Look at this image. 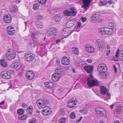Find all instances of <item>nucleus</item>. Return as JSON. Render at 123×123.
I'll list each match as a JSON object with an SVG mask.
<instances>
[{
    "mask_svg": "<svg viewBox=\"0 0 123 123\" xmlns=\"http://www.w3.org/2000/svg\"><path fill=\"white\" fill-rule=\"evenodd\" d=\"M84 69L87 73L90 74L89 77L87 79V85L88 86L92 87L95 86H99V83L98 80L93 79L92 74L93 72V66L92 65H86L84 67Z\"/></svg>",
    "mask_w": 123,
    "mask_h": 123,
    "instance_id": "nucleus-1",
    "label": "nucleus"
},
{
    "mask_svg": "<svg viewBox=\"0 0 123 123\" xmlns=\"http://www.w3.org/2000/svg\"><path fill=\"white\" fill-rule=\"evenodd\" d=\"M57 30L56 28L54 27L49 28L47 31V35L49 37L55 36L57 33Z\"/></svg>",
    "mask_w": 123,
    "mask_h": 123,
    "instance_id": "nucleus-2",
    "label": "nucleus"
},
{
    "mask_svg": "<svg viewBox=\"0 0 123 123\" xmlns=\"http://www.w3.org/2000/svg\"><path fill=\"white\" fill-rule=\"evenodd\" d=\"M104 109L100 108H96L95 109V111L96 112V114L100 115L101 116H103L105 117L107 116V115L106 112L103 111Z\"/></svg>",
    "mask_w": 123,
    "mask_h": 123,
    "instance_id": "nucleus-3",
    "label": "nucleus"
},
{
    "mask_svg": "<svg viewBox=\"0 0 123 123\" xmlns=\"http://www.w3.org/2000/svg\"><path fill=\"white\" fill-rule=\"evenodd\" d=\"M1 78L4 79L8 80L11 77V74L9 72L3 71L0 74Z\"/></svg>",
    "mask_w": 123,
    "mask_h": 123,
    "instance_id": "nucleus-4",
    "label": "nucleus"
},
{
    "mask_svg": "<svg viewBox=\"0 0 123 123\" xmlns=\"http://www.w3.org/2000/svg\"><path fill=\"white\" fill-rule=\"evenodd\" d=\"M99 88L100 89V92L101 94L103 95H105L106 94L107 96H110V94L108 93V89L105 86H101Z\"/></svg>",
    "mask_w": 123,
    "mask_h": 123,
    "instance_id": "nucleus-5",
    "label": "nucleus"
},
{
    "mask_svg": "<svg viewBox=\"0 0 123 123\" xmlns=\"http://www.w3.org/2000/svg\"><path fill=\"white\" fill-rule=\"evenodd\" d=\"M107 70V68L104 64H100L98 66V70L99 73H105Z\"/></svg>",
    "mask_w": 123,
    "mask_h": 123,
    "instance_id": "nucleus-6",
    "label": "nucleus"
},
{
    "mask_svg": "<svg viewBox=\"0 0 123 123\" xmlns=\"http://www.w3.org/2000/svg\"><path fill=\"white\" fill-rule=\"evenodd\" d=\"M25 59L27 62L32 61L35 58V55L32 54H25Z\"/></svg>",
    "mask_w": 123,
    "mask_h": 123,
    "instance_id": "nucleus-7",
    "label": "nucleus"
},
{
    "mask_svg": "<svg viewBox=\"0 0 123 123\" xmlns=\"http://www.w3.org/2000/svg\"><path fill=\"white\" fill-rule=\"evenodd\" d=\"M61 77L60 73L54 74L52 76V79L54 82L57 81Z\"/></svg>",
    "mask_w": 123,
    "mask_h": 123,
    "instance_id": "nucleus-8",
    "label": "nucleus"
},
{
    "mask_svg": "<svg viewBox=\"0 0 123 123\" xmlns=\"http://www.w3.org/2000/svg\"><path fill=\"white\" fill-rule=\"evenodd\" d=\"M3 19L6 23H8L11 22L12 20V18L10 15L6 14L4 15Z\"/></svg>",
    "mask_w": 123,
    "mask_h": 123,
    "instance_id": "nucleus-9",
    "label": "nucleus"
},
{
    "mask_svg": "<svg viewBox=\"0 0 123 123\" xmlns=\"http://www.w3.org/2000/svg\"><path fill=\"white\" fill-rule=\"evenodd\" d=\"M36 103L38 105V106L39 105H40L41 107H42V106H43L44 105L48 104V102H47L46 100L44 99H38ZM39 107V106H38Z\"/></svg>",
    "mask_w": 123,
    "mask_h": 123,
    "instance_id": "nucleus-10",
    "label": "nucleus"
},
{
    "mask_svg": "<svg viewBox=\"0 0 123 123\" xmlns=\"http://www.w3.org/2000/svg\"><path fill=\"white\" fill-rule=\"evenodd\" d=\"M100 16L96 13L93 14L91 17V20L93 22H95L98 19Z\"/></svg>",
    "mask_w": 123,
    "mask_h": 123,
    "instance_id": "nucleus-11",
    "label": "nucleus"
},
{
    "mask_svg": "<svg viewBox=\"0 0 123 123\" xmlns=\"http://www.w3.org/2000/svg\"><path fill=\"white\" fill-rule=\"evenodd\" d=\"M15 57V51L12 52L9 54L7 53L6 55V58L8 60H11L13 59Z\"/></svg>",
    "mask_w": 123,
    "mask_h": 123,
    "instance_id": "nucleus-12",
    "label": "nucleus"
},
{
    "mask_svg": "<svg viewBox=\"0 0 123 123\" xmlns=\"http://www.w3.org/2000/svg\"><path fill=\"white\" fill-rule=\"evenodd\" d=\"M62 64L64 65H67L69 64L70 60L68 58L64 56L62 59Z\"/></svg>",
    "mask_w": 123,
    "mask_h": 123,
    "instance_id": "nucleus-13",
    "label": "nucleus"
},
{
    "mask_svg": "<svg viewBox=\"0 0 123 123\" xmlns=\"http://www.w3.org/2000/svg\"><path fill=\"white\" fill-rule=\"evenodd\" d=\"M67 31V29H64L63 30L61 33V35L62 36H63L64 37H68L69 35H70L72 33V32L70 31L69 32L68 31H67Z\"/></svg>",
    "mask_w": 123,
    "mask_h": 123,
    "instance_id": "nucleus-14",
    "label": "nucleus"
},
{
    "mask_svg": "<svg viewBox=\"0 0 123 123\" xmlns=\"http://www.w3.org/2000/svg\"><path fill=\"white\" fill-rule=\"evenodd\" d=\"M70 10L71 11H68L67 14V15L68 16H70L72 15L73 16H75L76 13L75 12V9L74 8H71Z\"/></svg>",
    "mask_w": 123,
    "mask_h": 123,
    "instance_id": "nucleus-15",
    "label": "nucleus"
},
{
    "mask_svg": "<svg viewBox=\"0 0 123 123\" xmlns=\"http://www.w3.org/2000/svg\"><path fill=\"white\" fill-rule=\"evenodd\" d=\"M83 3V7L85 9H87L86 8L89 5L91 0H82Z\"/></svg>",
    "mask_w": 123,
    "mask_h": 123,
    "instance_id": "nucleus-16",
    "label": "nucleus"
},
{
    "mask_svg": "<svg viewBox=\"0 0 123 123\" xmlns=\"http://www.w3.org/2000/svg\"><path fill=\"white\" fill-rule=\"evenodd\" d=\"M96 42L99 48H103L105 45L104 42L100 39H98Z\"/></svg>",
    "mask_w": 123,
    "mask_h": 123,
    "instance_id": "nucleus-17",
    "label": "nucleus"
},
{
    "mask_svg": "<svg viewBox=\"0 0 123 123\" xmlns=\"http://www.w3.org/2000/svg\"><path fill=\"white\" fill-rule=\"evenodd\" d=\"M29 72H28L26 74V76L27 79L30 80H31L33 79L35 77V74L33 72L31 73L28 74Z\"/></svg>",
    "mask_w": 123,
    "mask_h": 123,
    "instance_id": "nucleus-18",
    "label": "nucleus"
},
{
    "mask_svg": "<svg viewBox=\"0 0 123 123\" xmlns=\"http://www.w3.org/2000/svg\"><path fill=\"white\" fill-rule=\"evenodd\" d=\"M36 25L37 28L40 29L42 28L43 27V23L38 20L36 22Z\"/></svg>",
    "mask_w": 123,
    "mask_h": 123,
    "instance_id": "nucleus-19",
    "label": "nucleus"
},
{
    "mask_svg": "<svg viewBox=\"0 0 123 123\" xmlns=\"http://www.w3.org/2000/svg\"><path fill=\"white\" fill-rule=\"evenodd\" d=\"M44 84L46 87L49 89H51L54 86L53 83L51 82H46L44 83Z\"/></svg>",
    "mask_w": 123,
    "mask_h": 123,
    "instance_id": "nucleus-20",
    "label": "nucleus"
},
{
    "mask_svg": "<svg viewBox=\"0 0 123 123\" xmlns=\"http://www.w3.org/2000/svg\"><path fill=\"white\" fill-rule=\"evenodd\" d=\"M74 25V23L72 21H68L66 24V27L68 28H70L72 27Z\"/></svg>",
    "mask_w": 123,
    "mask_h": 123,
    "instance_id": "nucleus-21",
    "label": "nucleus"
},
{
    "mask_svg": "<svg viewBox=\"0 0 123 123\" xmlns=\"http://www.w3.org/2000/svg\"><path fill=\"white\" fill-rule=\"evenodd\" d=\"M123 110V106L119 105L117 107L116 109V112L118 114H120Z\"/></svg>",
    "mask_w": 123,
    "mask_h": 123,
    "instance_id": "nucleus-22",
    "label": "nucleus"
},
{
    "mask_svg": "<svg viewBox=\"0 0 123 123\" xmlns=\"http://www.w3.org/2000/svg\"><path fill=\"white\" fill-rule=\"evenodd\" d=\"M33 109L32 106H29L27 108V113L28 114L31 115L33 113Z\"/></svg>",
    "mask_w": 123,
    "mask_h": 123,
    "instance_id": "nucleus-23",
    "label": "nucleus"
},
{
    "mask_svg": "<svg viewBox=\"0 0 123 123\" xmlns=\"http://www.w3.org/2000/svg\"><path fill=\"white\" fill-rule=\"evenodd\" d=\"M50 111L47 109H45L43 110L42 111V114L44 115H49L51 112Z\"/></svg>",
    "mask_w": 123,
    "mask_h": 123,
    "instance_id": "nucleus-24",
    "label": "nucleus"
},
{
    "mask_svg": "<svg viewBox=\"0 0 123 123\" xmlns=\"http://www.w3.org/2000/svg\"><path fill=\"white\" fill-rule=\"evenodd\" d=\"M76 105V104L74 102H68L67 106L68 107L70 108H72L74 107Z\"/></svg>",
    "mask_w": 123,
    "mask_h": 123,
    "instance_id": "nucleus-25",
    "label": "nucleus"
},
{
    "mask_svg": "<svg viewBox=\"0 0 123 123\" xmlns=\"http://www.w3.org/2000/svg\"><path fill=\"white\" fill-rule=\"evenodd\" d=\"M27 117V115L25 114L23 115H20L18 116V119L21 120L23 121L26 119Z\"/></svg>",
    "mask_w": 123,
    "mask_h": 123,
    "instance_id": "nucleus-26",
    "label": "nucleus"
},
{
    "mask_svg": "<svg viewBox=\"0 0 123 123\" xmlns=\"http://www.w3.org/2000/svg\"><path fill=\"white\" fill-rule=\"evenodd\" d=\"M113 31L112 29L108 28L107 30H105V34L110 35L112 34Z\"/></svg>",
    "mask_w": 123,
    "mask_h": 123,
    "instance_id": "nucleus-27",
    "label": "nucleus"
},
{
    "mask_svg": "<svg viewBox=\"0 0 123 123\" xmlns=\"http://www.w3.org/2000/svg\"><path fill=\"white\" fill-rule=\"evenodd\" d=\"M0 64L1 66L4 67H6L7 66V64L5 62L4 60H1L0 61Z\"/></svg>",
    "mask_w": 123,
    "mask_h": 123,
    "instance_id": "nucleus-28",
    "label": "nucleus"
},
{
    "mask_svg": "<svg viewBox=\"0 0 123 123\" xmlns=\"http://www.w3.org/2000/svg\"><path fill=\"white\" fill-rule=\"evenodd\" d=\"M119 57L120 60L123 61V50H121L119 52Z\"/></svg>",
    "mask_w": 123,
    "mask_h": 123,
    "instance_id": "nucleus-29",
    "label": "nucleus"
},
{
    "mask_svg": "<svg viewBox=\"0 0 123 123\" xmlns=\"http://www.w3.org/2000/svg\"><path fill=\"white\" fill-rule=\"evenodd\" d=\"M61 17L59 15H56L54 17V20L56 22H59L60 21L61 19Z\"/></svg>",
    "mask_w": 123,
    "mask_h": 123,
    "instance_id": "nucleus-30",
    "label": "nucleus"
},
{
    "mask_svg": "<svg viewBox=\"0 0 123 123\" xmlns=\"http://www.w3.org/2000/svg\"><path fill=\"white\" fill-rule=\"evenodd\" d=\"M24 110L22 109H19L17 111V114L19 115H22L24 114Z\"/></svg>",
    "mask_w": 123,
    "mask_h": 123,
    "instance_id": "nucleus-31",
    "label": "nucleus"
},
{
    "mask_svg": "<svg viewBox=\"0 0 123 123\" xmlns=\"http://www.w3.org/2000/svg\"><path fill=\"white\" fill-rule=\"evenodd\" d=\"M8 34L10 35H12L15 32V30H7Z\"/></svg>",
    "mask_w": 123,
    "mask_h": 123,
    "instance_id": "nucleus-32",
    "label": "nucleus"
},
{
    "mask_svg": "<svg viewBox=\"0 0 123 123\" xmlns=\"http://www.w3.org/2000/svg\"><path fill=\"white\" fill-rule=\"evenodd\" d=\"M31 37L32 38L35 39H37L38 37L37 34L35 32L32 33Z\"/></svg>",
    "mask_w": 123,
    "mask_h": 123,
    "instance_id": "nucleus-33",
    "label": "nucleus"
},
{
    "mask_svg": "<svg viewBox=\"0 0 123 123\" xmlns=\"http://www.w3.org/2000/svg\"><path fill=\"white\" fill-rule=\"evenodd\" d=\"M39 6V5L38 4L36 3L34 4L33 6L34 9L35 10H36L38 9Z\"/></svg>",
    "mask_w": 123,
    "mask_h": 123,
    "instance_id": "nucleus-34",
    "label": "nucleus"
},
{
    "mask_svg": "<svg viewBox=\"0 0 123 123\" xmlns=\"http://www.w3.org/2000/svg\"><path fill=\"white\" fill-rule=\"evenodd\" d=\"M108 28L112 29L113 28L114 26V24L112 23H110L108 24Z\"/></svg>",
    "mask_w": 123,
    "mask_h": 123,
    "instance_id": "nucleus-35",
    "label": "nucleus"
},
{
    "mask_svg": "<svg viewBox=\"0 0 123 123\" xmlns=\"http://www.w3.org/2000/svg\"><path fill=\"white\" fill-rule=\"evenodd\" d=\"M107 4V2L103 1H100L99 2V5L100 6H104Z\"/></svg>",
    "mask_w": 123,
    "mask_h": 123,
    "instance_id": "nucleus-36",
    "label": "nucleus"
},
{
    "mask_svg": "<svg viewBox=\"0 0 123 123\" xmlns=\"http://www.w3.org/2000/svg\"><path fill=\"white\" fill-rule=\"evenodd\" d=\"M105 29L104 30V29H103V30L101 29H100L99 30V32L101 35H104L105 34Z\"/></svg>",
    "mask_w": 123,
    "mask_h": 123,
    "instance_id": "nucleus-37",
    "label": "nucleus"
},
{
    "mask_svg": "<svg viewBox=\"0 0 123 123\" xmlns=\"http://www.w3.org/2000/svg\"><path fill=\"white\" fill-rule=\"evenodd\" d=\"M75 115L74 112H71L70 115V117L71 119H74L75 117Z\"/></svg>",
    "mask_w": 123,
    "mask_h": 123,
    "instance_id": "nucleus-38",
    "label": "nucleus"
},
{
    "mask_svg": "<svg viewBox=\"0 0 123 123\" xmlns=\"http://www.w3.org/2000/svg\"><path fill=\"white\" fill-rule=\"evenodd\" d=\"M15 5H13L12 8L10 9V11L12 13L15 12Z\"/></svg>",
    "mask_w": 123,
    "mask_h": 123,
    "instance_id": "nucleus-39",
    "label": "nucleus"
},
{
    "mask_svg": "<svg viewBox=\"0 0 123 123\" xmlns=\"http://www.w3.org/2000/svg\"><path fill=\"white\" fill-rule=\"evenodd\" d=\"M37 121V120L35 118H33L31 119L29 123H35V122Z\"/></svg>",
    "mask_w": 123,
    "mask_h": 123,
    "instance_id": "nucleus-40",
    "label": "nucleus"
},
{
    "mask_svg": "<svg viewBox=\"0 0 123 123\" xmlns=\"http://www.w3.org/2000/svg\"><path fill=\"white\" fill-rule=\"evenodd\" d=\"M20 62H19L18 61L16 60V69L17 68V67H18L19 66V65H20ZM20 67L21 66H20L19 68L18 69H16V70H18L19 69H20Z\"/></svg>",
    "mask_w": 123,
    "mask_h": 123,
    "instance_id": "nucleus-41",
    "label": "nucleus"
},
{
    "mask_svg": "<svg viewBox=\"0 0 123 123\" xmlns=\"http://www.w3.org/2000/svg\"><path fill=\"white\" fill-rule=\"evenodd\" d=\"M33 41L34 42H33V47H35L37 46V45L38 43V40H37V41H36L33 40Z\"/></svg>",
    "mask_w": 123,
    "mask_h": 123,
    "instance_id": "nucleus-42",
    "label": "nucleus"
},
{
    "mask_svg": "<svg viewBox=\"0 0 123 123\" xmlns=\"http://www.w3.org/2000/svg\"><path fill=\"white\" fill-rule=\"evenodd\" d=\"M38 2L41 4H45L46 2V0H38Z\"/></svg>",
    "mask_w": 123,
    "mask_h": 123,
    "instance_id": "nucleus-43",
    "label": "nucleus"
},
{
    "mask_svg": "<svg viewBox=\"0 0 123 123\" xmlns=\"http://www.w3.org/2000/svg\"><path fill=\"white\" fill-rule=\"evenodd\" d=\"M66 120V119L65 118H62L60 121L59 123H65Z\"/></svg>",
    "mask_w": 123,
    "mask_h": 123,
    "instance_id": "nucleus-44",
    "label": "nucleus"
},
{
    "mask_svg": "<svg viewBox=\"0 0 123 123\" xmlns=\"http://www.w3.org/2000/svg\"><path fill=\"white\" fill-rule=\"evenodd\" d=\"M15 51H13V50L11 49H7V52L6 53V55H7V53L8 54H9L11 53L12 52Z\"/></svg>",
    "mask_w": 123,
    "mask_h": 123,
    "instance_id": "nucleus-45",
    "label": "nucleus"
},
{
    "mask_svg": "<svg viewBox=\"0 0 123 123\" xmlns=\"http://www.w3.org/2000/svg\"><path fill=\"white\" fill-rule=\"evenodd\" d=\"M77 26L76 28V29H79L81 25V23L79 22H77Z\"/></svg>",
    "mask_w": 123,
    "mask_h": 123,
    "instance_id": "nucleus-46",
    "label": "nucleus"
},
{
    "mask_svg": "<svg viewBox=\"0 0 123 123\" xmlns=\"http://www.w3.org/2000/svg\"><path fill=\"white\" fill-rule=\"evenodd\" d=\"M74 53L76 55H78L79 53V50L78 49H76L74 51Z\"/></svg>",
    "mask_w": 123,
    "mask_h": 123,
    "instance_id": "nucleus-47",
    "label": "nucleus"
},
{
    "mask_svg": "<svg viewBox=\"0 0 123 123\" xmlns=\"http://www.w3.org/2000/svg\"><path fill=\"white\" fill-rule=\"evenodd\" d=\"M15 61H14L13 62H12L11 66L12 68H15Z\"/></svg>",
    "mask_w": 123,
    "mask_h": 123,
    "instance_id": "nucleus-48",
    "label": "nucleus"
},
{
    "mask_svg": "<svg viewBox=\"0 0 123 123\" xmlns=\"http://www.w3.org/2000/svg\"><path fill=\"white\" fill-rule=\"evenodd\" d=\"M14 29V27H12L11 26H9L7 28V30H12Z\"/></svg>",
    "mask_w": 123,
    "mask_h": 123,
    "instance_id": "nucleus-49",
    "label": "nucleus"
},
{
    "mask_svg": "<svg viewBox=\"0 0 123 123\" xmlns=\"http://www.w3.org/2000/svg\"><path fill=\"white\" fill-rule=\"evenodd\" d=\"M62 70V68H57L55 69V71L57 72V73H59Z\"/></svg>",
    "mask_w": 123,
    "mask_h": 123,
    "instance_id": "nucleus-50",
    "label": "nucleus"
},
{
    "mask_svg": "<svg viewBox=\"0 0 123 123\" xmlns=\"http://www.w3.org/2000/svg\"><path fill=\"white\" fill-rule=\"evenodd\" d=\"M90 53H92L94 51V49L93 47H90Z\"/></svg>",
    "mask_w": 123,
    "mask_h": 123,
    "instance_id": "nucleus-51",
    "label": "nucleus"
},
{
    "mask_svg": "<svg viewBox=\"0 0 123 123\" xmlns=\"http://www.w3.org/2000/svg\"><path fill=\"white\" fill-rule=\"evenodd\" d=\"M83 114H86L87 112V111L86 110V108H85L83 109Z\"/></svg>",
    "mask_w": 123,
    "mask_h": 123,
    "instance_id": "nucleus-52",
    "label": "nucleus"
},
{
    "mask_svg": "<svg viewBox=\"0 0 123 123\" xmlns=\"http://www.w3.org/2000/svg\"><path fill=\"white\" fill-rule=\"evenodd\" d=\"M70 101H71V102H74V103H75V99H74L73 98H72L71 99L69 100L68 102H70Z\"/></svg>",
    "mask_w": 123,
    "mask_h": 123,
    "instance_id": "nucleus-53",
    "label": "nucleus"
},
{
    "mask_svg": "<svg viewBox=\"0 0 123 123\" xmlns=\"http://www.w3.org/2000/svg\"><path fill=\"white\" fill-rule=\"evenodd\" d=\"M81 19L82 21V22H84L86 21V17H82L81 18Z\"/></svg>",
    "mask_w": 123,
    "mask_h": 123,
    "instance_id": "nucleus-54",
    "label": "nucleus"
},
{
    "mask_svg": "<svg viewBox=\"0 0 123 123\" xmlns=\"http://www.w3.org/2000/svg\"><path fill=\"white\" fill-rule=\"evenodd\" d=\"M118 51L115 55V57L117 58H118L119 56V54L118 53L119 52L118 51Z\"/></svg>",
    "mask_w": 123,
    "mask_h": 123,
    "instance_id": "nucleus-55",
    "label": "nucleus"
},
{
    "mask_svg": "<svg viewBox=\"0 0 123 123\" xmlns=\"http://www.w3.org/2000/svg\"><path fill=\"white\" fill-rule=\"evenodd\" d=\"M110 50H108L107 51V53L106 54V56H108L110 54Z\"/></svg>",
    "mask_w": 123,
    "mask_h": 123,
    "instance_id": "nucleus-56",
    "label": "nucleus"
},
{
    "mask_svg": "<svg viewBox=\"0 0 123 123\" xmlns=\"http://www.w3.org/2000/svg\"><path fill=\"white\" fill-rule=\"evenodd\" d=\"M42 18L43 16L40 15H38L37 16V18L39 19H41Z\"/></svg>",
    "mask_w": 123,
    "mask_h": 123,
    "instance_id": "nucleus-57",
    "label": "nucleus"
},
{
    "mask_svg": "<svg viewBox=\"0 0 123 123\" xmlns=\"http://www.w3.org/2000/svg\"><path fill=\"white\" fill-rule=\"evenodd\" d=\"M113 68H114V69L115 70V72L116 73L117 72V69L116 68V67L115 66V65H114Z\"/></svg>",
    "mask_w": 123,
    "mask_h": 123,
    "instance_id": "nucleus-58",
    "label": "nucleus"
},
{
    "mask_svg": "<svg viewBox=\"0 0 123 123\" xmlns=\"http://www.w3.org/2000/svg\"><path fill=\"white\" fill-rule=\"evenodd\" d=\"M82 119V117H80V119H78L77 120H76V122L77 123H79L80 122Z\"/></svg>",
    "mask_w": 123,
    "mask_h": 123,
    "instance_id": "nucleus-59",
    "label": "nucleus"
},
{
    "mask_svg": "<svg viewBox=\"0 0 123 123\" xmlns=\"http://www.w3.org/2000/svg\"><path fill=\"white\" fill-rule=\"evenodd\" d=\"M68 11L67 10H66L64 11L63 12L64 14L67 15V14Z\"/></svg>",
    "mask_w": 123,
    "mask_h": 123,
    "instance_id": "nucleus-60",
    "label": "nucleus"
},
{
    "mask_svg": "<svg viewBox=\"0 0 123 123\" xmlns=\"http://www.w3.org/2000/svg\"><path fill=\"white\" fill-rule=\"evenodd\" d=\"M86 61L89 63H91L92 62V60L90 59H87L86 60Z\"/></svg>",
    "mask_w": 123,
    "mask_h": 123,
    "instance_id": "nucleus-61",
    "label": "nucleus"
},
{
    "mask_svg": "<svg viewBox=\"0 0 123 123\" xmlns=\"http://www.w3.org/2000/svg\"><path fill=\"white\" fill-rule=\"evenodd\" d=\"M90 48V46H86L85 47V49L87 51H88V50H89V48Z\"/></svg>",
    "mask_w": 123,
    "mask_h": 123,
    "instance_id": "nucleus-62",
    "label": "nucleus"
},
{
    "mask_svg": "<svg viewBox=\"0 0 123 123\" xmlns=\"http://www.w3.org/2000/svg\"><path fill=\"white\" fill-rule=\"evenodd\" d=\"M15 69H13L12 70H11V72L13 74H14L15 73Z\"/></svg>",
    "mask_w": 123,
    "mask_h": 123,
    "instance_id": "nucleus-63",
    "label": "nucleus"
},
{
    "mask_svg": "<svg viewBox=\"0 0 123 123\" xmlns=\"http://www.w3.org/2000/svg\"><path fill=\"white\" fill-rule=\"evenodd\" d=\"M107 2V3H109L110 4H111L112 3V1L111 0Z\"/></svg>",
    "mask_w": 123,
    "mask_h": 123,
    "instance_id": "nucleus-64",
    "label": "nucleus"
}]
</instances>
